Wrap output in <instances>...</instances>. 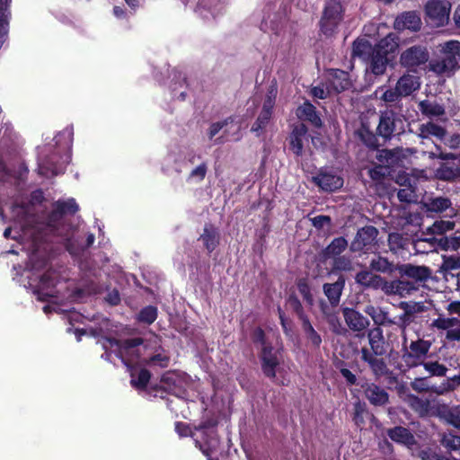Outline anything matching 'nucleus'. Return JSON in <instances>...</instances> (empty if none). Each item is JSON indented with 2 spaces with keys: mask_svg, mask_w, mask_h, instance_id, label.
Segmentation results:
<instances>
[{
  "mask_svg": "<svg viewBox=\"0 0 460 460\" xmlns=\"http://www.w3.org/2000/svg\"><path fill=\"white\" fill-rule=\"evenodd\" d=\"M74 128L72 126L65 128L54 137L55 146L58 150H66L68 154L61 157L62 162L57 164L58 154L54 153L50 156L42 154L39 156L38 172L45 177H52L63 173L66 164L71 161L70 151L73 144Z\"/></svg>",
  "mask_w": 460,
  "mask_h": 460,
  "instance_id": "obj_1",
  "label": "nucleus"
},
{
  "mask_svg": "<svg viewBox=\"0 0 460 460\" xmlns=\"http://www.w3.org/2000/svg\"><path fill=\"white\" fill-rule=\"evenodd\" d=\"M102 346L106 350L108 349H112L128 368L132 367L133 365H142V359L145 358L144 352L146 350L141 338L123 341L109 338L105 340Z\"/></svg>",
  "mask_w": 460,
  "mask_h": 460,
  "instance_id": "obj_2",
  "label": "nucleus"
},
{
  "mask_svg": "<svg viewBox=\"0 0 460 460\" xmlns=\"http://www.w3.org/2000/svg\"><path fill=\"white\" fill-rule=\"evenodd\" d=\"M445 309L449 316L439 314L431 321L429 328L434 332H446V339L449 341H460V301L448 303Z\"/></svg>",
  "mask_w": 460,
  "mask_h": 460,
  "instance_id": "obj_3",
  "label": "nucleus"
},
{
  "mask_svg": "<svg viewBox=\"0 0 460 460\" xmlns=\"http://www.w3.org/2000/svg\"><path fill=\"white\" fill-rule=\"evenodd\" d=\"M443 57L429 62V69L438 75H450L458 68L460 42L449 40L441 45Z\"/></svg>",
  "mask_w": 460,
  "mask_h": 460,
  "instance_id": "obj_4",
  "label": "nucleus"
},
{
  "mask_svg": "<svg viewBox=\"0 0 460 460\" xmlns=\"http://www.w3.org/2000/svg\"><path fill=\"white\" fill-rule=\"evenodd\" d=\"M344 9L338 0H328L319 21L320 31L326 37H332L338 31L343 20Z\"/></svg>",
  "mask_w": 460,
  "mask_h": 460,
  "instance_id": "obj_5",
  "label": "nucleus"
},
{
  "mask_svg": "<svg viewBox=\"0 0 460 460\" xmlns=\"http://www.w3.org/2000/svg\"><path fill=\"white\" fill-rule=\"evenodd\" d=\"M79 209V207L74 199L67 200H58L54 203V209L49 218V226L54 235L61 236L66 242V247L70 253H74L75 251L71 244V239L68 234H63L65 226L57 227L55 226L56 221L59 220L64 214L70 213L75 214Z\"/></svg>",
  "mask_w": 460,
  "mask_h": 460,
  "instance_id": "obj_6",
  "label": "nucleus"
},
{
  "mask_svg": "<svg viewBox=\"0 0 460 460\" xmlns=\"http://www.w3.org/2000/svg\"><path fill=\"white\" fill-rule=\"evenodd\" d=\"M396 270L401 278H404L410 284L416 288V292L420 287L431 279L432 270L424 265H413L404 263L397 265Z\"/></svg>",
  "mask_w": 460,
  "mask_h": 460,
  "instance_id": "obj_7",
  "label": "nucleus"
},
{
  "mask_svg": "<svg viewBox=\"0 0 460 460\" xmlns=\"http://www.w3.org/2000/svg\"><path fill=\"white\" fill-rule=\"evenodd\" d=\"M406 338L404 337L403 347H405ZM431 347V342L423 339L412 341L408 348L403 349L402 360L408 367H413L420 366L426 358Z\"/></svg>",
  "mask_w": 460,
  "mask_h": 460,
  "instance_id": "obj_8",
  "label": "nucleus"
},
{
  "mask_svg": "<svg viewBox=\"0 0 460 460\" xmlns=\"http://www.w3.org/2000/svg\"><path fill=\"white\" fill-rule=\"evenodd\" d=\"M312 181L323 191L333 192L343 186V178L333 169L322 167L312 177Z\"/></svg>",
  "mask_w": 460,
  "mask_h": 460,
  "instance_id": "obj_9",
  "label": "nucleus"
},
{
  "mask_svg": "<svg viewBox=\"0 0 460 460\" xmlns=\"http://www.w3.org/2000/svg\"><path fill=\"white\" fill-rule=\"evenodd\" d=\"M450 7L447 1L429 0L425 5L428 22L435 27L446 25L449 21Z\"/></svg>",
  "mask_w": 460,
  "mask_h": 460,
  "instance_id": "obj_10",
  "label": "nucleus"
},
{
  "mask_svg": "<svg viewBox=\"0 0 460 460\" xmlns=\"http://www.w3.org/2000/svg\"><path fill=\"white\" fill-rule=\"evenodd\" d=\"M377 235L378 230L373 226L359 228L349 245L350 251L367 252L376 244Z\"/></svg>",
  "mask_w": 460,
  "mask_h": 460,
  "instance_id": "obj_11",
  "label": "nucleus"
},
{
  "mask_svg": "<svg viewBox=\"0 0 460 460\" xmlns=\"http://www.w3.org/2000/svg\"><path fill=\"white\" fill-rule=\"evenodd\" d=\"M342 314L348 328L355 333L358 338H363L367 332L370 321L360 312L354 308L345 307L342 309Z\"/></svg>",
  "mask_w": 460,
  "mask_h": 460,
  "instance_id": "obj_12",
  "label": "nucleus"
},
{
  "mask_svg": "<svg viewBox=\"0 0 460 460\" xmlns=\"http://www.w3.org/2000/svg\"><path fill=\"white\" fill-rule=\"evenodd\" d=\"M429 58V53L427 48L417 45L410 47L402 52L400 64L410 70H415L421 65L426 64Z\"/></svg>",
  "mask_w": 460,
  "mask_h": 460,
  "instance_id": "obj_13",
  "label": "nucleus"
},
{
  "mask_svg": "<svg viewBox=\"0 0 460 460\" xmlns=\"http://www.w3.org/2000/svg\"><path fill=\"white\" fill-rule=\"evenodd\" d=\"M235 128V131L234 132V140L238 141L241 139L240 135V126L234 125V118L228 117L221 121L213 122L210 124L208 129V137L210 140H212L222 129H224L222 136L217 137L215 140L216 144H223L229 140V136L231 134L232 128Z\"/></svg>",
  "mask_w": 460,
  "mask_h": 460,
  "instance_id": "obj_14",
  "label": "nucleus"
},
{
  "mask_svg": "<svg viewBox=\"0 0 460 460\" xmlns=\"http://www.w3.org/2000/svg\"><path fill=\"white\" fill-rule=\"evenodd\" d=\"M59 275L52 270H48L39 280V284L34 288L33 293L40 301H46L50 297H57L55 287L58 282Z\"/></svg>",
  "mask_w": 460,
  "mask_h": 460,
  "instance_id": "obj_15",
  "label": "nucleus"
},
{
  "mask_svg": "<svg viewBox=\"0 0 460 460\" xmlns=\"http://www.w3.org/2000/svg\"><path fill=\"white\" fill-rule=\"evenodd\" d=\"M402 121L394 111H383L379 118L377 133L384 139H390L397 131Z\"/></svg>",
  "mask_w": 460,
  "mask_h": 460,
  "instance_id": "obj_16",
  "label": "nucleus"
},
{
  "mask_svg": "<svg viewBox=\"0 0 460 460\" xmlns=\"http://www.w3.org/2000/svg\"><path fill=\"white\" fill-rule=\"evenodd\" d=\"M383 292L386 296H398L407 297L416 292V288L410 284L404 278L393 280H385L383 285Z\"/></svg>",
  "mask_w": 460,
  "mask_h": 460,
  "instance_id": "obj_17",
  "label": "nucleus"
},
{
  "mask_svg": "<svg viewBox=\"0 0 460 460\" xmlns=\"http://www.w3.org/2000/svg\"><path fill=\"white\" fill-rule=\"evenodd\" d=\"M360 358L362 361L366 362L370 367L373 375L379 378L381 376H385L388 374V367L386 366L384 358H379L383 355H376L375 353H370V350L367 347H363L360 349Z\"/></svg>",
  "mask_w": 460,
  "mask_h": 460,
  "instance_id": "obj_18",
  "label": "nucleus"
},
{
  "mask_svg": "<svg viewBox=\"0 0 460 460\" xmlns=\"http://www.w3.org/2000/svg\"><path fill=\"white\" fill-rule=\"evenodd\" d=\"M261 369L270 378L276 377V368L279 365V358L272 346H265L261 352Z\"/></svg>",
  "mask_w": 460,
  "mask_h": 460,
  "instance_id": "obj_19",
  "label": "nucleus"
},
{
  "mask_svg": "<svg viewBox=\"0 0 460 460\" xmlns=\"http://www.w3.org/2000/svg\"><path fill=\"white\" fill-rule=\"evenodd\" d=\"M307 127L303 124H297L293 127L289 135V148L296 156H301L304 150V140L307 139Z\"/></svg>",
  "mask_w": 460,
  "mask_h": 460,
  "instance_id": "obj_20",
  "label": "nucleus"
},
{
  "mask_svg": "<svg viewBox=\"0 0 460 460\" xmlns=\"http://www.w3.org/2000/svg\"><path fill=\"white\" fill-rule=\"evenodd\" d=\"M364 312L372 319L375 327L381 326H393L394 323V319L390 317L388 309L386 307L376 306L373 305H367Z\"/></svg>",
  "mask_w": 460,
  "mask_h": 460,
  "instance_id": "obj_21",
  "label": "nucleus"
},
{
  "mask_svg": "<svg viewBox=\"0 0 460 460\" xmlns=\"http://www.w3.org/2000/svg\"><path fill=\"white\" fill-rule=\"evenodd\" d=\"M394 26L397 31H417L420 29L421 20L415 12H404L396 17Z\"/></svg>",
  "mask_w": 460,
  "mask_h": 460,
  "instance_id": "obj_22",
  "label": "nucleus"
},
{
  "mask_svg": "<svg viewBox=\"0 0 460 460\" xmlns=\"http://www.w3.org/2000/svg\"><path fill=\"white\" fill-rule=\"evenodd\" d=\"M367 336L370 346V353L376 355H385L386 353L385 341L383 330L380 327L367 330Z\"/></svg>",
  "mask_w": 460,
  "mask_h": 460,
  "instance_id": "obj_23",
  "label": "nucleus"
},
{
  "mask_svg": "<svg viewBox=\"0 0 460 460\" xmlns=\"http://www.w3.org/2000/svg\"><path fill=\"white\" fill-rule=\"evenodd\" d=\"M12 0H0V49L8 40Z\"/></svg>",
  "mask_w": 460,
  "mask_h": 460,
  "instance_id": "obj_24",
  "label": "nucleus"
},
{
  "mask_svg": "<svg viewBox=\"0 0 460 460\" xmlns=\"http://www.w3.org/2000/svg\"><path fill=\"white\" fill-rule=\"evenodd\" d=\"M366 398L375 406H383L388 402L389 394L376 384H369L364 389Z\"/></svg>",
  "mask_w": 460,
  "mask_h": 460,
  "instance_id": "obj_25",
  "label": "nucleus"
},
{
  "mask_svg": "<svg viewBox=\"0 0 460 460\" xmlns=\"http://www.w3.org/2000/svg\"><path fill=\"white\" fill-rule=\"evenodd\" d=\"M355 281L365 288L381 289L383 291L385 279L368 270H361L357 273Z\"/></svg>",
  "mask_w": 460,
  "mask_h": 460,
  "instance_id": "obj_26",
  "label": "nucleus"
},
{
  "mask_svg": "<svg viewBox=\"0 0 460 460\" xmlns=\"http://www.w3.org/2000/svg\"><path fill=\"white\" fill-rule=\"evenodd\" d=\"M328 81L331 87L337 93L345 91L351 85L349 74L340 69H331Z\"/></svg>",
  "mask_w": 460,
  "mask_h": 460,
  "instance_id": "obj_27",
  "label": "nucleus"
},
{
  "mask_svg": "<svg viewBox=\"0 0 460 460\" xmlns=\"http://www.w3.org/2000/svg\"><path fill=\"white\" fill-rule=\"evenodd\" d=\"M395 86L402 96L406 97L420 88V78L413 75L404 74L399 78Z\"/></svg>",
  "mask_w": 460,
  "mask_h": 460,
  "instance_id": "obj_28",
  "label": "nucleus"
},
{
  "mask_svg": "<svg viewBox=\"0 0 460 460\" xmlns=\"http://www.w3.org/2000/svg\"><path fill=\"white\" fill-rule=\"evenodd\" d=\"M296 115L299 119L309 121L314 127L322 126V120L316 112L315 107L309 102H305L298 106Z\"/></svg>",
  "mask_w": 460,
  "mask_h": 460,
  "instance_id": "obj_29",
  "label": "nucleus"
},
{
  "mask_svg": "<svg viewBox=\"0 0 460 460\" xmlns=\"http://www.w3.org/2000/svg\"><path fill=\"white\" fill-rule=\"evenodd\" d=\"M344 286L345 279L343 277H340L334 283H325L323 285V293L332 305L336 306L339 305Z\"/></svg>",
  "mask_w": 460,
  "mask_h": 460,
  "instance_id": "obj_30",
  "label": "nucleus"
},
{
  "mask_svg": "<svg viewBox=\"0 0 460 460\" xmlns=\"http://www.w3.org/2000/svg\"><path fill=\"white\" fill-rule=\"evenodd\" d=\"M348 245V241L344 237H336L323 250L322 256L324 261L342 256Z\"/></svg>",
  "mask_w": 460,
  "mask_h": 460,
  "instance_id": "obj_31",
  "label": "nucleus"
},
{
  "mask_svg": "<svg viewBox=\"0 0 460 460\" xmlns=\"http://www.w3.org/2000/svg\"><path fill=\"white\" fill-rule=\"evenodd\" d=\"M220 0H198L196 12L205 19L216 17L221 11Z\"/></svg>",
  "mask_w": 460,
  "mask_h": 460,
  "instance_id": "obj_32",
  "label": "nucleus"
},
{
  "mask_svg": "<svg viewBox=\"0 0 460 460\" xmlns=\"http://www.w3.org/2000/svg\"><path fill=\"white\" fill-rule=\"evenodd\" d=\"M418 136L420 139L430 140L434 137L442 140L446 137V129L433 122H428L420 126Z\"/></svg>",
  "mask_w": 460,
  "mask_h": 460,
  "instance_id": "obj_33",
  "label": "nucleus"
},
{
  "mask_svg": "<svg viewBox=\"0 0 460 460\" xmlns=\"http://www.w3.org/2000/svg\"><path fill=\"white\" fill-rule=\"evenodd\" d=\"M199 239L203 242L206 249L211 252L219 243V233L212 225H206L203 229V234L200 235Z\"/></svg>",
  "mask_w": 460,
  "mask_h": 460,
  "instance_id": "obj_34",
  "label": "nucleus"
},
{
  "mask_svg": "<svg viewBox=\"0 0 460 460\" xmlns=\"http://www.w3.org/2000/svg\"><path fill=\"white\" fill-rule=\"evenodd\" d=\"M387 55L373 49L370 59L371 72L376 75H383L388 64Z\"/></svg>",
  "mask_w": 460,
  "mask_h": 460,
  "instance_id": "obj_35",
  "label": "nucleus"
},
{
  "mask_svg": "<svg viewBox=\"0 0 460 460\" xmlns=\"http://www.w3.org/2000/svg\"><path fill=\"white\" fill-rule=\"evenodd\" d=\"M387 435L393 441L402 443L403 445H411L415 441L413 435L409 431V429L403 427L390 429L387 431Z\"/></svg>",
  "mask_w": 460,
  "mask_h": 460,
  "instance_id": "obj_36",
  "label": "nucleus"
},
{
  "mask_svg": "<svg viewBox=\"0 0 460 460\" xmlns=\"http://www.w3.org/2000/svg\"><path fill=\"white\" fill-rule=\"evenodd\" d=\"M130 371V384L131 385L138 390H143L147 385L150 380V373L146 369H140L137 371V369L130 367L128 368Z\"/></svg>",
  "mask_w": 460,
  "mask_h": 460,
  "instance_id": "obj_37",
  "label": "nucleus"
},
{
  "mask_svg": "<svg viewBox=\"0 0 460 460\" xmlns=\"http://www.w3.org/2000/svg\"><path fill=\"white\" fill-rule=\"evenodd\" d=\"M419 109L422 114L428 117H438L445 114V109L441 104L429 100L421 101L419 103Z\"/></svg>",
  "mask_w": 460,
  "mask_h": 460,
  "instance_id": "obj_38",
  "label": "nucleus"
},
{
  "mask_svg": "<svg viewBox=\"0 0 460 460\" xmlns=\"http://www.w3.org/2000/svg\"><path fill=\"white\" fill-rule=\"evenodd\" d=\"M398 48L397 37L390 33L384 39H382L376 46L374 48L375 50L388 55L394 53Z\"/></svg>",
  "mask_w": 460,
  "mask_h": 460,
  "instance_id": "obj_39",
  "label": "nucleus"
},
{
  "mask_svg": "<svg viewBox=\"0 0 460 460\" xmlns=\"http://www.w3.org/2000/svg\"><path fill=\"white\" fill-rule=\"evenodd\" d=\"M399 307L403 311H407L408 314L415 320L418 314L429 310L424 302L402 301L399 304Z\"/></svg>",
  "mask_w": 460,
  "mask_h": 460,
  "instance_id": "obj_40",
  "label": "nucleus"
},
{
  "mask_svg": "<svg viewBox=\"0 0 460 460\" xmlns=\"http://www.w3.org/2000/svg\"><path fill=\"white\" fill-rule=\"evenodd\" d=\"M436 177L443 181H453L460 176V167L451 166L447 164H442L436 170Z\"/></svg>",
  "mask_w": 460,
  "mask_h": 460,
  "instance_id": "obj_41",
  "label": "nucleus"
},
{
  "mask_svg": "<svg viewBox=\"0 0 460 460\" xmlns=\"http://www.w3.org/2000/svg\"><path fill=\"white\" fill-rule=\"evenodd\" d=\"M400 224L403 227L410 226L417 230L422 224L421 214L418 211L404 210L400 217Z\"/></svg>",
  "mask_w": 460,
  "mask_h": 460,
  "instance_id": "obj_42",
  "label": "nucleus"
},
{
  "mask_svg": "<svg viewBox=\"0 0 460 460\" xmlns=\"http://www.w3.org/2000/svg\"><path fill=\"white\" fill-rule=\"evenodd\" d=\"M301 325L306 339L318 348L322 343V338L311 324L309 318L301 321Z\"/></svg>",
  "mask_w": 460,
  "mask_h": 460,
  "instance_id": "obj_43",
  "label": "nucleus"
},
{
  "mask_svg": "<svg viewBox=\"0 0 460 460\" xmlns=\"http://www.w3.org/2000/svg\"><path fill=\"white\" fill-rule=\"evenodd\" d=\"M444 420L456 429H460V405H456L441 412Z\"/></svg>",
  "mask_w": 460,
  "mask_h": 460,
  "instance_id": "obj_44",
  "label": "nucleus"
},
{
  "mask_svg": "<svg viewBox=\"0 0 460 460\" xmlns=\"http://www.w3.org/2000/svg\"><path fill=\"white\" fill-rule=\"evenodd\" d=\"M373 49L367 40H357L353 43L352 54L354 57L366 58L368 55L372 54Z\"/></svg>",
  "mask_w": 460,
  "mask_h": 460,
  "instance_id": "obj_45",
  "label": "nucleus"
},
{
  "mask_svg": "<svg viewBox=\"0 0 460 460\" xmlns=\"http://www.w3.org/2000/svg\"><path fill=\"white\" fill-rule=\"evenodd\" d=\"M272 114L261 111L255 122L252 126L251 131L255 133L256 136H261L271 119Z\"/></svg>",
  "mask_w": 460,
  "mask_h": 460,
  "instance_id": "obj_46",
  "label": "nucleus"
},
{
  "mask_svg": "<svg viewBox=\"0 0 460 460\" xmlns=\"http://www.w3.org/2000/svg\"><path fill=\"white\" fill-rule=\"evenodd\" d=\"M157 318V308L153 305L145 306L140 310L137 316V320L139 323L145 324L153 323Z\"/></svg>",
  "mask_w": 460,
  "mask_h": 460,
  "instance_id": "obj_47",
  "label": "nucleus"
},
{
  "mask_svg": "<svg viewBox=\"0 0 460 460\" xmlns=\"http://www.w3.org/2000/svg\"><path fill=\"white\" fill-rule=\"evenodd\" d=\"M207 172L208 164L206 162H201L190 172L187 177V181L192 183L201 182L205 179Z\"/></svg>",
  "mask_w": 460,
  "mask_h": 460,
  "instance_id": "obj_48",
  "label": "nucleus"
},
{
  "mask_svg": "<svg viewBox=\"0 0 460 460\" xmlns=\"http://www.w3.org/2000/svg\"><path fill=\"white\" fill-rule=\"evenodd\" d=\"M451 206V201L447 198L438 197L429 199L426 203L428 210L432 212H443Z\"/></svg>",
  "mask_w": 460,
  "mask_h": 460,
  "instance_id": "obj_49",
  "label": "nucleus"
},
{
  "mask_svg": "<svg viewBox=\"0 0 460 460\" xmlns=\"http://www.w3.org/2000/svg\"><path fill=\"white\" fill-rule=\"evenodd\" d=\"M408 243V238L403 237L401 234L391 233L388 235V245L390 250L394 252H398L400 250L405 249Z\"/></svg>",
  "mask_w": 460,
  "mask_h": 460,
  "instance_id": "obj_50",
  "label": "nucleus"
},
{
  "mask_svg": "<svg viewBox=\"0 0 460 460\" xmlns=\"http://www.w3.org/2000/svg\"><path fill=\"white\" fill-rule=\"evenodd\" d=\"M333 271H351L354 270L353 262L349 256L342 255L332 260Z\"/></svg>",
  "mask_w": 460,
  "mask_h": 460,
  "instance_id": "obj_51",
  "label": "nucleus"
},
{
  "mask_svg": "<svg viewBox=\"0 0 460 460\" xmlns=\"http://www.w3.org/2000/svg\"><path fill=\"white\" fill-rule=\"evenodd\" d=\"M421 366H423L424 369L433 376H446L447 372V367L438 361L423 362Z\"/></svg>",
  "mask_w": 460,
  "mask_h": 460,
  "instance_id": "obj_52",
  "label": "nucleus"
},
{
  "mask_svg": "<svg viewBox=\"0 0 460 460\" xmlns=\"http://www.w3.org/2000/svg\"><path fill=\"white\" fill-rule=\"evenodd\" d=\"M370 268L372 270L385 273L393 270V264L386 258L378 256L371 261Z\"/></svg>",
  "mask_w": 460,
  "mask_h": 460,
  "instance_id": "obj_53",
  "label": "nucleus"
},
{
  "mask_svg": "<svg viewBox=\"0 0 460 460\" xmlns=\"http://www.w3.org/2000/svg\"><path fill=\"white\" fill-rule=\"evenodd\" d=\"M143 364L146 366H157L160 367H166L168 366L169 358L165 355H163L161 353L155 354L152 357H146L143 358L142 359Z\"/></svg>",
  "mask_w": 460,
  "mask_h": 460,
  "instance_id": "obj_54",
  "label": "nucleus"
},
{
  "mask_svg": "<svg viewBox=\"0 0 460 460\" xmlns=\"http://www.w3.org/2000/svg\"><path fill=\"white\" fill-rule=\"evenodd\" d=\"M179 382L180 380L178 378V376L172 372L165 373L161 379V385L163 388L165 390H169L172 393H175L177 383Z\"/></svg>",
  "mask_w": 460,
  "mask_h": 460,
  "instance_id": "obj_55",
  "label": "nucleus"
},
{
  "mask_svg": "<svg viewBox=\"0 0 460 460\" xmlns=\"http://www.w3.org/2000/svg\"><path fill=\"white\" fill-rule=\"evenodd\" d=\"M277 93H278V91H277L276 86H274V85L270 86V89L268 90L266 98L263 102V105H262V109H261L262 111H266V112L272 114L273 108H274L275 102H276Z\"/></svg>",
  "mask_w": 460,
  "mask_h": 460,
  "instance_id": "obj_56",
  "label": "nucleus"
},
{
  "mask_svg": "<svg viewBox=\"0 0 460 460\" xmlns=\"http://www.w3.org/2000/svg\"><path fill=\"white\" fill-rule=\"evenodd\" d=\"M288 304L289 305V307L291 308V310L296 313V314L297 315L298 319L300 321H303L306 318H308V316L305 314V311H304V308H303V305L300 302V300L294 295H291L289 296V297L288 298Z\"/></svg>",
  "mask_w": 460,
  "mask_h": 460,
  "instance_id": "obj_57",
  "label": "nucleus"
},
{
  "mask_svg": "<svg viewBox=\"0 0 460 460\" xmlns=\"http://www.w3.org/2000/svg\"><path fill=\"white\" fill-rule=\"evenodd\" d=\"M395 325L401 331L402 334L405 337V332L408 326L413 323V319L408 314L407 311H403L402 314H400L397 318H393Z\"/></svg>",
  "mask_w": 460,
  "mask_h": 460,
  "instance_id": "obj_58",
  "label": "nucleus"
},
{
  "mask_svg": "<svg viewBox=\"0 0 460 460\" xmlns=\"http://www.w3.org/2000/svg\"><path fill=\"white\" fill-rule=\"evenodd\" d=\"M367 413L366 409V404L360 402H358L354 404V414H353V421L355 424L361 428L364 423V416Z\"/></svg>",
  "mask_w": 460,
  "mask_h": 460,
  "instance_id": "obj_59",
  "label": "nucleus"
},
{
  "mask_svg": "<svg viewBox=\"0 0 460 460\" xmlns=\"http://www.w3.org/2000/svg\"><path fill=\"white\" fill-rule=\"evenodd\" d=\"M377 158L381 163H385L388 166H391L397 162L399 155L398 152L395 150L384 149L380 151Z\"/></svg>",
  "mask_w": 460,
  "mask_h": 460,
  "instance_id": "obj_60",
  "label": "nucleus"
},
{
  "mask_svg": "<svg viewBox=\"0 0 460 460\" xmlns=\"http://www.w3.org/2000/svg\"><path fill=\"white\" fill-rule=\"evenodd\" d=\"M441 444L448 450H457L460 448V437L451 433L445 434L441 439Z\"/></svg>",
  "mask_w": 460,
  "mask_h": 460,
  "instance_id": "obj_61",
  "label": "nucleus"
},
{
  "mask_svg": "<svg viewBox=\"0 0 460 460\" xmlns=\"http://www.w3.org/2000/svg\"><path fill=\"white\" fill-rule=\"evenodd\" d=\"M297 288L302 295L304 300L311 306L314 305V297L311 293V288L305 279H300L297 283Z\"/></svg>",
  "mask_w": 460,
  "mask_h": 460,
  "instance_id": "obj_62",
  "label": "nucleus"
},
{
  "mask_svg": "<svg viewBox=\"0 0 460 460\" xmlns=\"http://www.w3.org/2000/svg\"><path fill=\"white\" fill-rule=\"evenodd\" d=\"M358 136L367 146L370 148H376L377 146V139L369 130L362 128L358 131Z\"/></svg>",
  "mask_w": 460,
  "mask_h": 460,
  "instance_id": "obj_63",
  "label": "nucleus"
},
{
  "mask_svg": "<svg viewBox=\"0 0 460 460\" xmlns=\"http://www.w3.org/2000/svg\"><path fill=\"white\" fill-rule=\"evenodd\" d=\"M411 387L419 393L428 392L431 389L427 377H418L411 382Z\"/></svg>",
  "mask_w": 460,
  "mask_h": 460,
  "instance_id": "obj_64",
  "label": "nucleus"
}]
</instances>
